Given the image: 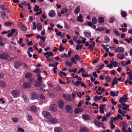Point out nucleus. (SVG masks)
<instances>
[{
    "instance_id": "f257e3e1",
    "label": "nucleus",
    "mask_w": 132,
    "mask_h": 132,
    "mask_svg": "<svg viewBox=\"0 0 132 132\" xmlns=\"http://www.w3.org/2000/svg\"><path fill=\"white\" fill-rule=\"evenodd\" d=\"M65 110L68 113L71 114L73 112V110L72 107L69 105H67L65 106Z\"/></svg>"
},
{
    "instance_id": "f03ea898",
    "label": "nucleus",
    "mask_w": 132,
    "mask_h": 132,
    "mask_svg": "<svg viewBox=\"0 0 132 132\" xmlns=\"http://www.w3.org/2000/svg\"><path fill=\"white\" fill-rule=\"evenodd\" d=\"M11 94L14 97H17L19 96L20 92L18 89L14 90L12 91Z\"/></svg>"
},
{
    "instance_id": "7ed1b4c3",
    "label": "nucleus",
    "mask_w": 132,
    "mask_h": 132,
    "mask_svg": "<svg viewBox=\"0 0 132 132\" xmlns=\"http://www.w3.org/2000/svg\"><path fill=\"white\" fill-rule=\"evenodd\" d=\"M42 114L43 116L46 119H50L52 117L50 113L47 111H43L42 112Z\"/></svg>"
},
{
    "instance_id": "20e7f679",
    "label": "nucleus",
    "mask_w": 132,
    "mask_h": 132,
    "mask_svg": "<svg viewBox=\"0 0 132 132\" xmlns=\"http://www.w3.org/2000/svg\"><path fill=\"white\" fill-rule=\"evenodd\" d=\"M57 109V107L56 105L55 104H52L50 106L49 109L52 112H56Z\"/></svg>"
},
{
    "instance_id": "39448f33",
    "label": "nucleus",
    "mask_w": 132,
    "mask_h": 132,
    "mask_svg": "<svg viewBox=\"0 0 132 132\" xmlns=\"http://www.w3.org/2000/svg\"><path fill=\"white\" fill-rule=\"evenodd\" d=\"M9 57L8 54L7 53H4L0 54V59L2 60H6L8 59Z\"/></svg>"
},
{
    "instance_id": "423d86ee",
    "label": "nucleus",
    "mask_w": 132,
    "mask_h": 132,
    "mask_svg": "<svg viewBox=\"0 0 132 132\" xmlns=\"http://www.w3.org/2000/svg\"><path fill=\"white\" fill-rule=\"evenodd\" d=\"M124 48L122 47H119L117 48V49H115L114 51L116 52H118L119 53H122L124 51Z\"/></svg>"
},
{
    "instance_id": "0eeeda50",
    "label": "nucleus",
    "mask_w": 132,
    "mask_h": 132,
    "mask_svg": "<svg viewBox=\"0 0 132 132\" xmlns=\"http://www.w3.org/2000/svg\"><path fill=\"white\" fill-rule=\"evenodd\" d=\"M49 122L52 124H55L58 123V120L55 118H51L49 120Z\"/></svg>"
},
{
    "instance_id": "6e6552de",
    "label": "nucleus",
    "mask_w": 132,
    "mask_h": 132,
    "mask_svg": "<svg viewBox=\"0 0 132 132\" xmlns=\"http://www.w3.org/2000/svg\"><path fill=\"white\" fill-rule=\"evenodd\" d=\"M58 103L59 108L61 109H62L64 105L63 101L62 100H60L58 101Z\"/></svg>"
},
{
    "instance_id": "1a4fd4ad",
    "label": "nucleus",
    "mask_w": 132,
    "mask_h": 132,
    "mask_svg": "<svg viewBox=\"0 0 132 132\" xmlns=\"http://www.w3.org/2000/svg\"><path fill=\"white\" fill-rule=\"evenodd\" d=\"M48 14L50 17L53 18L55 16V13L54 10H51L49 12Z\"/></svg>"
},
{
    "instance_id": "9d476101",
    "label": "nucleus",
    "mask_w": 132,
    "mask_h": 132,
    "mask_svg": "<svg viewBox=\"0 0 132 132\" xmlns=\"http://www.w3.org/2000/svg\"><path fill=\"white\" fill-rule=\"evenodd\" d=\"M94 124L97 126L100 127L101 126V125H103V123L101 122H99L96 120L95 119L94 121Z\"/></svg>"
},
{
    "instance_id": "9b49d317",
    "label": "nucleus",
    "mask_w": 132,
    "mask_h": 132,
    "mask_svg": "<svg viewBox=\"0 0 132 132\" xmlns=\"http://www.w3.org/2000/svg\"><path fill=\"white\" fill-rule=\"evenodd\" d=\"M119 92L118 91L114 92L112 91H111L110 92V95L112 97H114L115 96H118Z\"/></svg>"
},
{
    "instance_id": "f8f14e48",
    "label": "nucleus",
    "mask_w": 132,
    "mask_h": 132,
    "mask_svg": "<svg viewBox=\"0 0 132 132\" xmlns=\"http://www.w3.org/2000/svg\"><path fill=\"white\" fill-rule=\"evenodd\" d=\"M83 109L81 108H77L74 110L75 113V114H78L82 111Z\"/></svg>"
},
{
    "instance_id": "ddd939ff",
    "label": "nucleus",
    "mask_w": 132,
    "mask_h": 132,
    "mask_svg": "<svg viewBox=\"0 0 132 132\" xmlns=\"http://www.w3.org/2000/svg\"><path fill=\"white\" fill-rule=\"evenodd\" d=\"M38 97V94L35 93H33L31 95V98L32 100L37 99Z\"/></svg>"
},
{
    "instance_id": "4468645a",
    "label": "nucleus",
    "mask_w": 132,
    "mask_h": 132,
    "mask_svg": "<svg viewBox=\"0 0 132 132\" xmlns=\"http://www.w3.org/2000/svg\"><path fill=\"white\" fill-rule=\"evenodd\" d=\"M82 118L85 120H88L90 119V116L87 114H83L82 116Z\"/></svg>"
},
{
    "instance_id": "2eb2a0df",
    "label": "nucleus",
    "mask_w": 132,
    "mask_h": 132,
    "mask_svg": "<svg viewBox=\"0 0 132 132\" xmlns=\"http://www.w3.org/2000/svg\"><path fill=\"white\" fill-rule=\"evenodd\" d=\"M127 124L126 123H123L122 124V131L123 132H127V131L126 130L127 127Z\"/></svg>"
},
{
    "instance_id": "dca6fc26",
    "label": "nucleus",
    "mask_w": 132,
    "mask_h": 132,
    "mask_svg": "<svg viewBox=\"0 0 132 132\" xmlns=\"http://www.w3.org/2000/svg\"><path fill=\"white\" fill-rule=\"evenodd\" d=\"M89 32H86V31H84V34L86 38H89L91 36V34L89 31H88Z\"/></svg>"
},
{
    "instance_id": "f3484780",
    "label": "nucleus",
    "mask_w": 132,
    "mask_h": 132,
    "mask_svg": "<svg viewBox=\"0 0 132 132\" xmlns=\"http://www.w3.org/2000/svg\"><path fill=\"white\" fill-rule=\"evenodd\" d=\"M54 132H63V129L60 127H55L54 129Z\"/></svg>"
},
{
    "instance_id": "a211bd4d",
    "label": "nucleus",
    "mask_w": 132,
    "mask_h": 132,
    "mask_svg": "<svg viewBox=\"0 0 132 132\" xmlns=\"http://www.w3.org/2000/svg\"><path fill=\"white\" fill-rule=\"evenodd\" d=\"M30 109L32 112H36L37 111V108L35 105H32L30 106Z\"/></svg>"
},
{
    "instance_id": "6ab92c4d",
    "label": "nucleus",
    "mask_w": 132,
    "mask_h": 132,
    "mask_svg": "<svg viewBox=\"0 0 132 132\" xmlns=\"http://www.w3.org/2000/svg\"><path fill=\"white\" fill-rule=\"evenodd\" d=\"M128 100V98H125L123 97H122L119 99V101L120 103L125 102H127V100Z\"/></svg>"
},
{
    "instance_id": "aec40b11",
    "label": "nucleus",
    "mask_w": 132,
    "mask_h": 132,
    "mask_svg": "<svg viewBox=\"0 0 132 132\" xmlns=\"http://www.w3.org/2000/svg\"><path fill=\"white\" fill-rule=\"evenodd\" d=\"M23 87L25 88H29L31 87V85L27 82H24L23 83Z\"/></svg>"
},
{
    "instance_id": "412c9836",
    "label": "nucleus",
    "mask_w": 132,
    "mask_h": 132,
    "mask_svg": "<svg viewBox=\"0 0 132 132\" xmlns=\"http://www.w3.org/2000/svg\"><path fill=\"white\" fill-rule=\"evenodd\" d=\"M79 130L80 132H88V131L87 128L85 127H81L80 128Z\"/></svg>"
},
{
    "instance_id": "4be33fe9",
    "label": "nucleus",
    "mask_w": 132,
    "mask_h": 132,
    "mask_svg": "<svg viewBox=\"0 0 132 132\" xmlns=\"http://www.w3.org/2000/svg\"><path fill=\"white\" fill-rule=\"evenodd\" d=\"M98 22L100 24H102L103 23L104 21V18L102 17H100L98 19Z\"/></svg>"
},
{
    "instance_id": "5701e85b",
    "label": "nucleus",
    "mask_w": 132,
    "mask_h": 132,
    "mask_svg": "<svg viewBox=\"0 0 132 132\" xmlns=\"http://www.w3.org/2000/svg\"><path fill=\"white\" fill-rule=\"evenodd\" d=\"M20 27L22 30L24 31H26L27 30L26 28L24 26L23 23L22 22H21L20 24Z\"/></svg>"
},
{
    "instance_id": "b1692460",
    "label": "nucleus",
    "mask_w": 132,
    "mask_h": 132,
    "mask_svg": "<svg viewBox=\"0 0 132 132\" xmlns=\"http://www.w3.org/2000/svg\"><path fill=\"white\" fill-rule=\"evenodd\" d=\"M21 65L20 63L18 62H15L14 64V67L16 69L19 68Z\"/></svg>"
},
{
    "instance_id": "393cba45",
    "label": "nucleus",
    "mask_w": 132,
    "mask_h": 132,
    "mask_svg": "<svg viewBox=\"0 0 132 132\" xmlns=\"http://www.w3.org/2000/svg\"><path fill=\"white\" fill-rule=\"evenodd\" d=\"M0 7L2 9L6 11H8V9L6 5H5L1 4L0 5Z\"/></svg>"
},
{
    "instance_id": "a878e982",
    "label": "nucleus",
    "mask_w": 132,
    "mask_h": 132,
    "mask_svg": "<svg viewBox=\"0 0 132 132\" xmlns=\"http://www.w3.org/2000/svg\"><path fill=\"white\" fill-rule=\"evenodd\" d=\"M80 6L77 7L75 9L74 13L75 14H77L80 12Z\"/></svg>"
},
{
    "instance_id": "bb28decb",
    "label": "nucleus",
    "mask_w": 132,
    "mask_h": 132,
    "mask_svg": "<svg viewBox=\"0 0 132 132\" xmlns=\"http://www.w3.org/2000/svg\"><path fill=\"white\" fill-rule=\"evenodd\" d=\"M104 39L105 43H108L110 41V39L107 36H105L104 37Z\"/></svg>"
},
{
    "instance_id": "cd10ccee",
    "label": "nucleus",
    "mask_w": 132,
    "mask_h": 132,
    "mask_svg": "<svg viewBox=\"0 0 132 132\" xmlns=\"http://www.w3.org/2000/svg\"><path fill=\"white\" fill-rule=\"evenodd\" d=\"M37 76L38 77L37 79L38 81L39 82H42V79L43 78L41 77L40 74L39 73H38Z\"/></svg>"
},
{
    "instance_id": "c85d7f7f",
    "label": "nucleus",
    "mask_w": 132,
    "mask_h": 132,
    "mask_svg": "<svg viewBox=\"0 0 132 132\" xmlns=\"http://www.w3.org/2000/svg\"><path fill=\"white\" fill-rule=\"evenodd\" d=\"M75 60L77 61H79L81 60V58L78 55L76 54L74 56Z\"/></svg>"
},
{
    "instance_id": "c756f323",
    "label": "nucleus",
    "mask_w": 132,
    "mask_h": 132,
    "mask_svg": "<svg viewBox=\"0 0 132 132\" xmlns=\"http://www.w3.org/2000/svg\"><path fill=\"white\" fill-rule=\"evenodd\" d=\"M37 28L38 30L39 31L41 30L42 28V26L41 23H37Z\"/></svg>"
},
{
    "instance_id": "7c9ffc66",
    "label": "nucleus",
    "mask_w": 132,
    "mask_h": 132,
    "mask_svg": "<svg viewBox=\"0 0 132 132\" xmlns=\"http://www.w3.org/2000/svg\"><path fill=\"white\" fill-rule=\"evenodd\" d=\"M82 16L81 14H80L79 16H78L77 18V20L81 22H82L84 21L83 20H82Z\"/></svg>"
},
{
    "instance_id": "2f4dec72",
    "label": "nucleus",
    "mask_w": 132,
    "mask_h": 132,
    "mask_svg": "<svg viewBox=\"0 0 132 132\" xmlns=\"http://www.w3.org/2000/svg\"><path fill=\"white\" fill-rule=\"evenodd\" d=\"M94 101L95 102H97L98 101L100 100L99 96H95L93 98Z\"/></svg>"
},
{
    "instance_id": "473e14b6",
    "label": "nucleus",
    "mask_w": 132,
    "mask_h": 132,
    "mask_svg": "<svg viewBox=\"0 0 132 132\" xmlns=\"http://www.w3.org/2000/svg\"><path fill=\"white\" fill-rule=\"evenodd\" d=\"M41 82L37 81L35 83V86L37 87H40L41 86Z\"/></svg>"
},
{
    "instance_id": "72a5a7b5",
    "label": "nucleus",
    "mask_w": 132,
    "mask_h": 132,
    "mask_svg": "<svg viewBox=\"0 0 132 132\" xmlns=\"http://www.w3.org/2000/svg\"><path fill=\"white\" fill-rule=\"evenodd\" d=\"M92 21L93 23L96 24L97 23V20L96 17L93 16L92 19Z\"/></svg>"
},
{
    "instance_id": "f704fd0d",
    "label": "nucleus",
    "mask_w": 132,
    "mask_h": 132,
    "mask_svg": "<svg viewBox=\"0 0 132 132\" xmlns=\"http://www.w3.org/2000/svg\"><path fill=\"white\" fill-rule=\"evenodd\" d=\"M32 76V74L31 73L29 72H27L26 74L25 78L26 79H28Z\"/></svg>"
},
{
    "instance_id": "c9c22d12",
    "label": "nucleus",
    "mask_w": 132,
    "mask_h": 132,
    "mask_svg": "<svg viewBox=\"0 0 132 132\" xmlns=\"http://www.w3.org/2000/svg\"><path fill=\"white\" fill-rule=\"evenodd\" d=\"M121 14L122 17H125L127 16V14L126 12L125 11H121Z\"/></svg>"
},
{
    "instance_id": "e433bc0d",
    "label": "nucleus",
    "mask_w": 132,
    "mask_h": 132,
    "mask_svg": "<svg viewBox=\"0 0 132 132\" xmlns=\"http://www.w3.org/2000/svg\"><path fill=\"white\" fill-rule=\"evenodd\" d=\"M5 82L2 81H0V86L2 87H6Z\"/></svg>"
},
{
    "instance_id": "4c0bfd02",
    "label": "nucleus",
    "mask_w": 132,
    "mask_h": 132,
    "mask_svg": "<svg viewBox=\"0 0 132 132\" xmlns=\"http://www.w3.org/2000/svg\"><path fill=\"white\" fill-rule=\"evenodd\" d=\"M26 118L28 121H31L33 120L32 117L29 114H28L27 115Z\"/></svg>"
},
{
    "instance_id": "58836bf2",
    "label": "nucleus",
    "mask_w": 132,
    "mask_h": 132,
    "mask_svg": "<svg viewBox=\"0 0 132 132\" xmlns=\"http://www.w3.org/2000/svg\"><path fill=\"white\" fill-rule=\"evenodd\" d=\"M12 24V23L9 21H6L4 24L5 25L6 27L11 26Z\"/></svg>"
},
{
    "instance_id": "ea45409f",
    "label": "nucleus",
    "mask_w": 132,
    "mask_h": 132,
    "mask_svg": "<svg viewBox=\"0 0 132 132\" xmlns=\"http://www.w3.org/2000/svg\"><path fill=\"white\" fill-rule=\"evenodd\" d=\"M104 108H103L100 105L99 107V110L100 111V113H104Z\"/></svg>"
},
{
    "instance_id": "a19ab883",
    "label": "nucleus",
    "mask_w": 132,
    "mask_h": 132,
    "mask_svg": "<svg viewBox=\"0 0 132 132\" xmlns=\"http://www.w3.org/2000/svg\"><path fill=\"white\" fill-rule=\"evenodd\" d=\"M34 7L35 8L34 9V11L35 12H37L38 11V9L39 8V6H37V5H35Z\"/></svg>"
},
{
    "instance_id": "79ce46f5",
    "label": "nucleus",
    "mask_w": 132,
    "mask_h": 132,
    "mask_svg": "<svg viewBox=\"0 0 132 132\" xmlns=\"http://www.w3.org/2000/svg\"><path fill=\"white\" fill-rule=\"evenodd\" d=\"M110 62L112 63V65H113L114 67H116L117 66L118 62L116 61H114L113 62H112V61H111Z\"/></svg>"
},
{
    "instance_id": "37998d69",
    "label": "nucleus",
    "mask_w": 132,
    "mask_h": 132,
    "mask_svg": "<svg viewBox=\"0 0 132 132\" xmlns=\"http://www.w3.org/2000/svg\"><path fill=\"white\" fill-rule=\"evenodd\" d=\"M62 74H63V75L64 77H66L67 76V74L65 73H64L63 72V71H60L59 73V76L61 77H62Z\"/></svg>"
},
{
    "instance_id": "c03bdc74",
    "label": "nucleus",
    "mask_w": 132,
    "mask_h": 132,
    "mask_svg": "<svg viewBox=\"0 0 132 132\" xmlns=\"http://www.w3.org/2000/svg\"><path fill=\"white\" fill-rule=\"evenodd\" d=\"M114 19L115 18L114 17H111L109 19V22L110 23H112L114 21Z\"/></svg>"
},
{
    "instance_id": "a18cd8bd",
    "label": "nucleus",
    "mask_w": 132,
    "mask_h": 132,
    "mask_svg": "<svg viewBox=\"0 0 132 132\" xmlns=\"http://www.w3.org/2000/svg\"><path fill=\"white\" fill-rule=\"evenodd\" d=\"M105 29V28H97L96 30L97 31H98L100 32H101L102 31H104Z\"/></svg>"
},
{
    "instance_id": "49530a36",
    "label": "nucleus",
    "mask_w": 132,
    "mask_h": 132,
    "mask_svg": "<svg viewBox=\"0 0 132 132\" xmlns=\"http://www.w3.org/2000/svg\"><path fill=\"white\" fill-rule=\"evenodd\" d=\"M36 23L35 22H34L33 23L32 29L33 30H35L36 29Z\"/></svg>"
},
{
    "instance_id": "de8ad7c7",
    "label": "nucleus",
    "mask_w": 132,
    "mask_h": 132,
    "mask_svg": "<svg viewBox=\"0 0 132 132\" xmlns=\"http://www.w3.org/2000/svg\"><path fill=\"white\" fill-rule=\"evenodd\" d=\"M64 27L66 29H68L69 28V26L68 24L66 22H64Z\"/></svg>"
},
{
    "instance_id": "09e8293b",
    "label": "nucleus",
    "mask_w": 132,
    "mask_h": 132,
    "mask_svg": "<svg viewBox=\"0 0 132 132\" xmlns=\"http://www.w3.org/2000/svg\"><path fill=\"white\" fill-rule=\"evenodd\" d=\"M81 83V81H77L75 82L74 85L76 86H78Z\"/></svg>"
},
{
    "instance_id": "8fccbe9b",
    "label": "nucleus",
    "mask_w": 132,
    "mask_h": 132,
    "mask_svg": "<svg viewBox=\"0 0 132 132\" xmlns=\"http://www.w3.org/2000/svg\"><path fill=\"white\" fill-rule=\"evenodd\" d=\"M47 55L48 56H53V53L51 52H47Z\"/></svg>"
},
{
    "instance_id": "3c124183",
    "label": "nucleus",
    "mask_w": 132,
    "mask_h": 132,
    "mask_svg": "<svg viewBox=\"0 0 132 132\" xmlns=\"http://www.w3.org/2000/svg\"><path fill=\"white\" fill-rule=\"evenodd\" d=\"M65 49L64 47H62L61 45H60L59 47V50L60 52H61L63 51Z\"/></svg>"
},
{
    "instance_id": "603ef678",
    "label": "nucleus",
    "mask_w": 132,
    "mask_h": 132,
    "mask_svg": "<svg viewBox=\"0 0 132 132\" xmlns=\"http://www.w3.org/2000/svg\"><path fill=\"white\" fill-rule=\"evenodd\" d=\"M34 72L37 73L38 74V73H39L40 72L39 68H36V69L35 70H34Z\"/></svg>"
},
{
    "instance_id": "864d4df0",
    "label": "nucleus",
    "mask_w": 132,
    "mask_h": 132,
    "mask_svg": "<svg viewBox=\"0 0 132 132\" xmlns=\"http://www.w3.org/2000/svg\"><path fill=\"white\" fill-rule=\"evenodd\" d=\"M114 33L117 36H119L120 35L119 33L116 30H114L113 31Z\"/></svg>"
},
{
    "instance_id": "5fc2aeb1",
    "label": "nucleus",
    "mask_w": 132,
    "mask_h": 132,
    "mask_svg": "<svg viewBox=\"0 0 132 132\" xmlns=\"http://www.w3.org/2000/svg\"><path fill=\"white\" fill-rule=\"evenodd\" d=\"M17 131H20L21 132H24V131L23 129L20 127L19 128H18Z\"/></svg>"
},
{
    "instance_id": "6e6d98bb",
    "label": "nucleus",
    "mask_w": 132,
    "mask_h": 132,
    "mask_svg": "<svg viewBox=\"0 0 132 132\" xmlns=\"http://www.w3.org/2000/svg\"><path fill=\"white\" fill-rule=\"evenodd\" d=\"M13 122H16L18 121V118H14L12 119Z\"/></svg>"
},
{
    "instance_id": "4d7b16f0",
    "label": "nucleus",
    "mask_w": 132,
    "mask_h": 132,
    "mask_svg": "<svg viewBox=\"0 0 132 132\" xmlns=\"http://www.w3.org/2000/svg\"><path fill=\"white\" fill-rule=\"evenodd\" d=\"M65 64L68 67H70L72 65V64L70 63H69L68 62H66L65 63Z\"/></svg>"
},
{
    "instance_id": "13d9d810",
    "label": "nucleus",
    "mask_w": 132,
    "mask_h": 132,
    "mask_svg": "<svg viewBox=\"0 0 132 132\" xmlns=\"http://www.w3.org/2000/svg\"><path fill=\"white\" fill-rule=\"evenodd\" d=\"M111 102L113 105L114 106L116 105L117 103V102H115L113 99H111Z\"/></svg>"
},
{
    "instance_id": "bf43d9fd",
    "label": "nucleus",
    "mask_w": 132,
    "mask_h": 132,
    "mask_svg": "<svg viewBox=\"0 0 132 132\" xmlns=\"http://www.w3.org/2000/svg\"><path fill=\"white\" fill-rule=\"evenodd\" d=\"M88 21V23H87L88 25L89 26H90V27H91L92 28H93L92 26L93 25V23L91 22H89L88 21Z\"/></svg>"
},
{
    "instance_id": "052dcab7",
    "label": "nucleus",
    "mask_w": 132,
    "mask_h": 132,
    "mask_svg": "<svg viewBox=\"0 0 132 132\" xmlns=\"http://www.w3.org/2000/svg\"><path fill=\"white\" fill-rule=\"evenodd\" d=\"M34 79L33 77H31L29 79L28 81L30 83H32L34 81Z\"/></svg>"
},
{
    "instance_id": "680f3d73",
    "label": "nucleus",
    "mask_w": 132,
    "mask_h": 132,
    "mask_svg": "<svg viewBox=\"0 0 132 132\" xmlns=\"http://www.w3.org/2000/svg\"><path fill=\"white\" fill-rule=\"evenodd\" d=\"M22 97L24 100L25 102H27V97L24 95H23Z\"/></svg>"
},
{
    "instance_id": "e2e57ef3",
    "label": "nucleus",
    "mask_w": 132,
    "mask_h": 132,
    "mask_svg": "<svg viewBox=\"0 0 132 132\" xmlns=\"http://www.w3.org/2000/svg\"><path fill=\"white\" fill-rule=\"evenodd\" d=\"M21 4L22 5H27V2L25 1H21Z\"/></svg>"
},
{
    "instance_id": "0e129e2a",
    "label": "nucleus",
    "mask_w": 132,
    "mask_h": 132,
    "mask_svg": "<svg viewBox=\"0 0 132 132\" xmlns=\"http://www.w3.org/2000/svg\"><path fill=\"white\" fill-rule=\"evenodd\" d=\"M122 56H121V57H120L119 56H118L117 57V58L120 59L121 60H122L123 58V57H125V56L123 54H122Z\"/></svg>"
},
{
    "instance_id": "69168bd1",
    "label": "nucleus",
    "mask_w": 132,
    "mask_h": 132,
    "mask_svg": "<svg viewBox=\"0 0 132 132\" xmlns=\"http://www.w3.org/2000/svg\"><path fill=\"white\" fill-rule=\"evenodd\" d=\"M80 37L82 38V39L84 40H82L81 41V43H83L85 44L86 43L85 41L86 40V39L84 37Z\"/></svg>"
},
{
    "instance_id": "338daca9",
    "label": "nucleus",
    "mask_w": 132,
    "mask_h": 132,
    "mask_svg": "<svg viewBox=\"0 0 132 132\" xmlns=\"http://www.w3.org/2000/svg\"><path fill=\"white\" fill-rule=\"evenodd\" d=\"M4 75V74L3 72H0V79H3Z\"/></svg>"
},
{
    "instance_id": "774afa93",
    "label": "nucleus",
    "mask_w": 132,
    "mask_h": 132,
    "mask_svg": "<svg viewBox=\"0 0 132 132\" xmlns=\"http://www.w3.org/2000/svg\"><path fill=\"white\" fill-rule=\"evenodd\" d=\"M116 80H113L112 82H111V86H113L115 85L116 84Z\"/></svg>"
}]
</instances>
